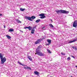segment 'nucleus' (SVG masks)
<instances>
[{"label": "nucleus", "instance_id": "25", "mask_svg": "<svg viewBox=\"0 0 77 77\" xmlns=\"http://www.w3.org/2000/svg\"><path fill=\"white\" fill-rule=\"evenodd\" d=\"M70 59H71V58H70V57H69L67 58V59H68V60H70Z\"/></svg>", "mask_w": 77, "mask_h": 77}, {"label": "nucleus", "instance_id": "39", "mask_svg": "<svg viewBox=\"0 0 77 77\" xmlns=\"http://www.w3.org/2000/svg\"><path fill=\"white\" fill-rule=\"evenodd\" d=\"M27 77V76H26V77Z\"/></svg>", "mask_w": 77, "mask_h": 77}, {"label": "nucleus", "instance_id": "9", "mask_svg": "<svg viewBox=\"0 0 77 77\" xmlns=\"http://www.w3.org/2000/svg\"><path fill=\"white\" fill-rule=\"evenodd\" d=\"M77 39H75L69 42H68V44H69L70 43H72V42H75V41H77Z\"/></svg>", "mask_w": 77, "mask_h": 77}, {"label": "nucleus", "instance_id": "26", "mask_svg": "<svg viewBox=\"0 0 77 77\" xmlns=\"http://www.w3.org/2000/svg\"><path fill=\"white\" fill-rule=\"evenodd\" d=\"M61 54L63 55H65V53H63L62 52L61 53Z\"/></svg>", "mask_w": 77, "mask_h": 77}, {"label": "nucleus", "instance_id": "37", "mask_svg": "<svg viewBox=\"0 0 77 77\" xmlns=\"http://www.w3.org/2000/svg\"><path fill=\"white\" fill-rule=\"evenodd\" d=\"M51 21H52V22H53V20H51Z\"/></svg>", "mask_w": 77, "mask_h": 77}, {"label": "nucleus", "instance_id": "4", "mask_svg": "<svg viewBox=\"0 0 77 77\" xmlns=\"http://www.w3.org/2000/svg\"><path fill=\"white\" fill-rule=\"evenodd\" d=\"M25 18L26 20H28L29 21H33V20H34L36 18V17L34 16H32V17H27V16H25Z\"/></svg>", "mask_w": 77, "mask_h": 77}, {"label": "nucleus", "instance_id": "31", "mask_svg": "<svg viewBox=\"0 0 77 77\" xmlns=\"http://www.w3.org/2000/svg\"><path fill=\"white\" fill-rule=\"evenodd\" d=\"M72 48H73L74 49L75 48V47H73V46H72Z\"/></svg>", "mask_w": 77, "mask_h": 77}, {"label": "nucleus", "instance_id": "23", "mask_svg": "<svg viewBox=\"0 0 77 77\" xmlns=\"http://www.w3.org/2000/svg\"><path fill=\"white\" fill-rule=\"evenodd\" d=\"M22 66H26L27 67V66L25 64H22Z\"/></svg>", "mask_w": 77, "mask_h": 77}, {"label": "nucleus", "instance_id": "36", "mask_svg": "<svg viewBox=\"0 0 77 77\" xmlns=\"http://www.w3.org/2000/svg\"><path fill=\"white\" fill-rule=\"evenodd\" d=\"M37 54V53H35V54Z\"/></svg>", "mask_w": 77, "mask_h": 77}, {"label": "nucleus", "instance_id": "20", "mask_svg": "<svg viewBox=\"0 0 77 77\" xmlns=\"http://www.w3.org/2000/svg\"><path fill=\"white\" fill-rule=\"evenodd\" d=\"M36 26L37 25L34 26L33 27V29H36Z\"/></svg>", "mask_w": 77, "mask_h": 77}, {"label": "nucleus", "instance_id": "17", "mask_svg": "<svg viewBox=\"0 0 77 77\" xmlns=\"http://www.w3.org/2000/svg\"><path fill=\"white\" fill-rule=\"evenodd\" d=\"M20 9L21 11H25V8H20Z\"/></svg>", "mask_w": 77, "mask_h": 77}, {"label": "nucleus", "instance_id": "38", "mask_svg": "<svg viewBox=\"0 0 77 77\" xmlns=\"http://www.w3.org/2000/svg\"><path fill=\"white\" fill-rule=\"evenodd\" d=\"M71 77H72V76H71Z\"/></svg>", "mask_w": 77, "mask_h": 77}, {"label": "nucleus", "instance_id": "15", "mask_svg": "<svg viewBox=\"0 0 77 77\" xmlns=\"http://www.w3.org/2000/svg\"><path fill=\"white\" fill-rule=\"evenodd\" d=\"M49 26L50 27H52V28H53V27H54V26L51 24H49Z\"/></svg>", "mask_w": 77, "mask_h": 77}, {"label": "nucleus", "instance_id": "16", "mask_svg": "<svg viewBox=\"0 0 77 77\" xmlns=\"http://www.w3.org/2000/svg\"><path fill=\"white\" fill-rule=\"evenodd\" d=\"M34 32H35V29H32L31 30V33H32V34H33L34 33Z\"/></svg>", "mask_w": 77, "mask_h": 77}, {"label": "nucleus", "instance_id": "14", "mask_svg": "<svg viewBox=\"0 0 77 77\" xmlns=\"http://www.w3.org/2000/svg\"><path fill=\"white\" fill-rule=\"evenodd\" d=\"M34 73L36 75H38V74H39V72L37 71H35L34 72Z\"/></svg>", "mask_w": 77, "mask_h": 77}, {"label": "nucleus", "instance_id": "1", "mask_svg": "<svg viewBox=\"0 0 77 77\" xmlns=\"http://www.w3.org/2000/svg\"><path fill=\"white\" fill-rule=\"evenodd\" d=\"M41 48H42V46L39 45L38 47V48H37L35 50V52L37 53V54L40 56H44V54L41 52L40 49Z\"/></svg>", "mask_w": 77, "mask_h": 77}, {"label": "nucleus", "instance_id": "35", "mask_svg": "<svg viewBox=\"0 0 77 77\" xmlns=\"http://www.w3.org/2000/svg\"><path fill=\"white\" fill-rule=\"evenodd\" d=\"M45 28V27H43V29H44Z\"/></svg>", "mask_w": 77, "mask_h": 77}, {"label": "nucleus", "instance_id": "22", "mask_svg": "<svg viewBox=\"0 0 77 77\" xmlns=\"http://www.w3.org/2000/svg\"><path fill=\"white\" fill-rule=\"evenodd\" d=\"M48 52L49 53H51V51H50V50H48Z\"/></svg>", "mask_w": 77, "mask_h": 77}, {"label": "nucleus", "instance_id": "19", "mask_svg": "<svg viewBox=\"0 0 77 77\" xmlns=\"http://www.w3.org/2000/svg\"><path fill=\"white\" fill-rule=\"evenodd\" d=\"M40 21H41V20L38 19L35 21V22L36 23H38L39 22H40Z\"/></svg>", "mask_w": 77, "mask_h": 77}, {"label": "nucleus", "instance_id": "34", "mask_svg": "<svg viewBox=\"0 0 77 77\" xmlns=\"http://www.w3.org/2000/svg\"><path fill=\"white\" fill-rule=\"evenodd\" d=\"M75 67L76 68H77V66H75Z\"/></svg>", "mask_w": 77, "mask_h": 77}, {"label": "nucleus", "instance_id": "28", "mask_svg": "<svg viewBox=\"0 0 77 77\" xmlns=\"http://www.w3.org/2000/svg\"><path fill=\"white\" fill-rule=\"evenodd\" d=\"M74 49H75V50H77V47H75V48H74Z\"/></svg>", "mask_w": 77, "mask_h": 77}, {"label": "nucleus", "instance_id": "27", "mask_svg": "<svg viewBox=\"0 0 77 77\" xmlns=\"http://www.w3.org/2000/svg\"><path fill=\"white\" fill-rule=\"evenodd\" d=\"M50 43H48V44H46V45H50Z\"/></svg>", "mask_w": 77, "mask_h": 77}, {"label": "nucleus", "instance_id": "8", "mask_svg": "<svg viewBox=\"0 0 77 77\" xmlns=\"http://www.w3.org/2000/svg\"><path fill=\"white\" fill-rule=\"evenodd\" d=\"M40 39H38L35 43V44H39L40 42Z\"/></svg>", "mask_w": 77, "mask_h": 77}, {"label": "nucleus", "instance_id": "12", "mask_svg": "<svg viewBox=\"0 0 77 77\" xmlns=\"http://www.w3.org/2000/svg\"><path fill=\"white\" fill-rule=\"evenodd\" d=\"M47 41L49 43L51 44V40L50 39H47Z\"/></svg>", "mask_w": 77, "mask_h": 77}, {"label": "nucleus", "instance_id": "13", "mask_svg": "<svg viewBox=\"0 0 77 77\" xmlns=\"http://www.w3.org/2000/svg\"><path fill=\"white\" fill-rule=\"evenodd\" d=\"M28 58L29 59V60H31V61L32 60V58H31V57H30V56H28Z\"/></svg>", "mask_w": 77, "mask_h": 77}, {"label": "nucleus", "instance_id": "30", "mask_svg": "<svg viewBox=\"0 0 77 77\" xmlns=\"http://www.w3.org/2000/svg\"><path fill=\"white\" fill-rule=\"evenodd\" d=\"M24 69H27V67H24Z\"/></svg>", "mask_w": 77, "mask_h": 77}, {"label": "nucleus", "instance_id": "29", "mask_svg": "<svg viewBox=\"0 0 77 77\" xmlns=\"http://www.w3.org/2000/svg\"><path fill=\"white\" fill-rule=\"evenodd\" d=\"M71 57H73V58H75V57H74V56H73L72 55Z\"/></svg>", "mask_w": 77, "mask_h": 77}, {"label": "nucleus", "instance_id": "32", "mask_svg": "<svg viewBox=\"0 0 77 77\" xmlns=\"http://www.w3.org/2000/svg\"><path fill=\"white\" fill-rule=\"evenodd\" d=\"M4 28H5H5H6V26H4Z\"/></svg>", "mask_w": 77, "mask_h": 77}, {"label": "nucleus", "instance_id": "7", "mask_svg": "<svg viewBox=\"0 0 77 77\" xmlns=\"http://www.w3.org/2000/svg\"><path fill=\"white\" fill-rule=\"evenodd\" d=\"M23 29H28L29 30H31V29H32V27L30 26H26V27H24Z\"/></svg>", "mask_w": 77, "mask_h": 77}, {"label": "nucleus", "instance_id": "24", "mask_svg": "<svg viewBox=\"0 0 77 77\" xmlns=\"http://www.w3.org/2000/svg\"><path fill=\"white\" fill-rule=\"evenodd\" d=\"M18 63H19V64H20V65H22V63H20V62L18 61Z\"/></svg>", "mask_w": 77, "mask_h": 77}, {"label": "nucleus", "instance_id": "21", "mask_svg": "<svg viewBox=\"0 0 77 77\" xmlns=\"http://www.w3.org/2000/svg\"><path fill=\"white\" fill-rule=\"evenodd\" d=\"M27 69H30V70H31V69H32L30 67H27Z\"/></svg>", "mask_w": 77, "mask_h": 77}, {"label": "nucleus", "instance_id": "18", "mask_svg": "<svg viewBox=\"0 0 77 77\" xmlns=\"http://www.w3.org/2000/svg\"><path fill=\"white\" fill-rule=\"evenodd\" d=\"M6 37H7V38H8V39H10V38H11V37L9 36V35H6Z\"/></svg>", "mask_w": 77, "mask_h": 77}, {"label": "nucleus", "instance_id": "2", "mask_svg": "<svg viewBox=\"0 0 77 77\" xmlns=\"http://www.w3.org/2000/svg\"><path fill=\"white\" fill-rule=\"evenodd\" d=\"M0 58L1 59V64H4L5 62L6 61V58L5 57H3V55H2V53H0Z\"/></svg>", "mask_w": 77, "mask_h": 77}, {"label": "nucleus", "instance_id": "33", "mask_svg": "<svg viewBox=\"0 0 77 77\" xmlns=\"http://www.w3.org/2000/svg\"><path fill=\"white\" fill-rule=\"evenodd\" d=\"M2 14H0V16H2Z\"/></svg>", "mask_w": 77, "mask_h": 77}, {"label": "nucleus", "instance_id": "3", "mask_svg": "<svg viewBox=\"0 0 77 77\" xmlns=\"http://www.w3.org/2000/svg\"><path fill=\"white\" fill-rule=\"evenodd\" d=\"M56 11L57 13V14H59L60 12L62 13V14H69V11H66L65 10H57Z\"/></svg>", "mask_w": 77, "mask_h": 77}, {"label": "nucleus", "instance_id": "10", "mask_svg": "<svg viewBox=\"0 0 77 77\" xmlns=\"http://www.w3.org/2000/svg\"><path fill=\"white\" fill-rule=\"evenodd\" d=\"M14 29H9L8 30V32H14Z\"/></svg>", "mask_w": 77, "mask_h": 77}, {"label": "nucleus", "instance_id": "11", "mask_svg": "<svg viewBox=\"0 0 77 77\" xmlns=\"http://www.w3.org/2000/svg\"><path fill=\"white\" fill-rule=\"evenodd\" d=\"M16 21L18 23H21V21H20L18 19H16Z\"/></svg>", "mask_w": 77, "mask_h": 77}, {"label": "nucleus", "instance_id": "5", "mask_svg": "<svg viewBox=\"0 0 77 77\" xmlns=\"http://www.w3.org/2000/svg\"><path fill=\"white\" fill-rule=\"evenodd\" d=\"M39 16H40V18L41 19H43L44 18H45L46 16H45V14H42L39 15Z\"/></svg>", "mask_w": 77, "mask_h": 77}, {"label": "nucleus", "instance_id": "6", "mask_svg": "<svg viewBox=\"0 0 77 77\" xmlns=\"http://www.w3.org/2000/svg\"><path fill=\"white\" fill-rule=\"evenodd\" d=\"M73 26L74 27H76L77 26V20L74 21L73 24Z\"/></svg>", "mask_w": 77, "mask_h": 77}]
</instances>
